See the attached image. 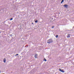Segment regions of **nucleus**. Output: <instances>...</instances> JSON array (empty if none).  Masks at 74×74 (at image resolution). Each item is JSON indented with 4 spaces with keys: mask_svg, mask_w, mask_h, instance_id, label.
<instances>
[{
    "mask_svg": "<svg viewBox=\"0 0 74 74\" xmlns=\"http://www.w3.org/2000/svg\"><path fill=\"white\" fill-rule=\"evenodd\" d=\"M16 56H18V55H19V54H16Z\"/></svg>",
    "mask_w": 74,
    "mask_h": 74,
    "instance_id": "nucleus-14",
    "label": "nucleus"
},
{
    "mask_svg": "<svg viewBox=\"0 0 74 74\" xmlns=\"http://www.w3.org/2000/svg\"><path fill=\"white\" fill-rule=\"evenodd\" d=\"M33 24H34L33 23H32V25H33Z\"/></svg>",
    "mask_w": 74,
    "mask_h": 74,
    "instance_id": "nucleus-15",
    "label": "nucleus"
},
{
    "mask_svg": "<svg viewBox=\"0 0 74 74\" xmlns=\"http://www.w3.org/2000/svg\"><path fill=\"white\" fill-rule=\"evenodd\" d=\"M56 38H58V35H56Z\"/></svg>",
    "mask_w": 74,
    "mask_h": 74,
    "instance_id": "nucleus-8",
    "label": "nucleus"
},
{
    "mask_svg": "<svg viewBox=\"0 0 74 74\" xmlns=\"http://www.w3.org/2000/svg\"><path fill=\"white\" fill-rule=\"evenodd\" d=\"M70 34H68V36H67V38H70Z\"/></svg>",
    "mask_w": 74,
    "mask_h": 74,
    "instance_id": "nucleus-5",
    "label": "nucleus"
},
{
    "mask_svg": "<svg viewBox=\"0 0 74 74\" xmlns=\"http://www.w3.org/2000/svg\"><path fill=\"white\" fill-rule=\"evenodd\" d=\"M9 36H11V37H12V34L10 35Z\"/></svg>",
    "mask_w": 74,
    "mask_h": 74,
    "instance_id": "nucleus-11",
    "label": "nucleus"
},
{
    "mask_svg": "<svg viewBox=\"0 0 74 74\" xmlns=\"http://www.w3.org/2000/svg\"><path fill=\"white\" fill-rule=\"evenodd\" d=\"M53 28H54V26H53L51 28V29H53Z\"/></svg>",
    "mask_w": 74,
    "mask_h": 74,
    "instance_id": "nucleus-13",
    "label": "nucleus"
},
{
    "mask_svg": "<svg viewBox=\"0 0 74 74\" xmlns=\"http://www.w3.org/2000/svg\"><path fill=\"white\" fill-rule=\"evenodd\" d=\"M59 71L61 72H62V73H64V71H63V69H59Z\"/></svg>",
    "mask_w": 74,
    "mask_h": 74,
    "instance_id": "nucleus-2",
    "label": "nucleus"
},
{
    "mask_svg": "<svg viewBox=\"0 0 74 74\" xmlns=\"http://www.w3.org/2000/svg\"><path fill=\"white\" fill-rule=\"evenodd\" d=\"M63 2H64V0H62L61 2V4H62V3H63Z\"/></svg>",
    "mask_w": 74,
    "mask_h": 74,
    "instance_id": "nucleus-7",
    "label": "nucleus"
},
{
    "mask_svg": "<svg viewBox=\"0 0 74 74\" xmlns=\"http://www.w3.org/2000/svg\"><path fill=\"white\" fill-rule=\"evenodd\" d=\"M13 19V18H11L10 19V21H12V20Z\"/></svg>",
    "mask_w": 74,
    "mask_h": 74,
    "instance_id": "nucleus-12",
    "label": "nucleus"
},
{
    "mask_svg": "<svg viewBox=\"0 0 74 74\" xmlns=\"http://www.w3.org/2000/svg\"><path fill=\"white\" fill-rule=\"evenodd\" d=\"M37 54H35L34 56L35 58H37Z\"/></svg>",
    "mask_w": 74,
    "mask_h": 74,
    "instance_id": "nucleus-6",
    "label": "nucleus"
},
{
    "mask_svg": "<svg viewBox=\"0 0 74 74\" xmlns=\"http://www.w3.org/2000/svg\"><path fill=\"white\" fill-rule=\"evenodd\" d=\"M63 6L65 7V8H67L68 7V5H67L65 4V5H64Z\"/></svg>",
    "mask_w": 74,
    "mask_h": 74,
    "instance_id": "nucleus-3",
    "label": "nucleus"
},
{
    "mask_svg": "<svg viewBox=\"0 0 74 74\" xmlns=\"http://www.w3.org/2000/svg\"><path fill=\"white\" fill-rule=\"evenodd\" d=\"M44 60L45 61V62H46V61H47V60H46L45 58H44Z\"/></svg>",
    "mask_w": 74,
    "mask_h": 74,
    "instance_id": "nucleus-10",
    "label": "nucleus"
},
{
    "mask_svg": "<svg viewBox=\"0 0 74 74\" xmlns=\"http://www.w3.org/2000/svg\"><path fill=\"white\" fill-rule=\"evenodd\" d=\"M1 73V71H0V73Z\"/></svg>",
    "mask_w": 74,
    "mask_h": 74,
    "instance_id": "nucleus-16",
    "label": "nucleus"
},
{
    "mask_svg": "<svg viewBox=\"0 0 74 74\" xmlns=\"http://www.w3.org/2000/svg\"><path fill=\"white\" fill-rule=\"evenodd\" d=\"M4 63H5L6 62V59L4 58L3 59Z\"/></svg>",
    "mask_w": 74,
    "mask_h": 74,
    "instance_id": "nucleus-4",
    "label": "nucleus"
},
{
    "mask_svg": "<svg viewBox=\"0 0 74 74\" xmlns=\"http://www.w3.org/2000/svg\"><path fill=\"white\" fill-rule=\"evenodd\" d=\"M53 42V40L52 39H49L47 40V43L48 44H51V43H52Z\"/></svg>",
    "mask_w": 74,
    "mask_h": 74,
    "instance_id": "nucleus-1",
    "label": "nucleus"
},
{
    "mask_svg": "<svg viewBox=\"0 0 74 74\" xmlns=\"http://www.w3.org/2000/svg\"><path fill=\"white\" fill-rule=\"evenodd\" d=\"M37 22H38V21L36 20V21H35V23H37Z\"/></svg>",
    "mask_w": 74,
    "mask_h": 74,
    "instance_id": "nucleus-9",
    "label": "nucleus"
},
{
    "mask_svg": "<svg viewBox=\"0 0 74 74\" xmlns=\"http://www.w3.org/2000/svg\"><path fill=\"white\" fill-rule=\"evenodd\" d=\"M0 33H1V32H0Z\"/></svg>",
    "mask_w": 74,
    "mask_h": 74,
    "instance_id": "nucleus-17",
    "label": "nucleus"
}]
</instances>
